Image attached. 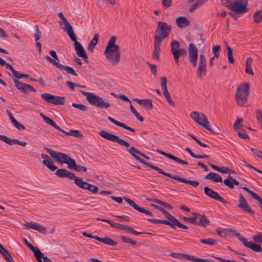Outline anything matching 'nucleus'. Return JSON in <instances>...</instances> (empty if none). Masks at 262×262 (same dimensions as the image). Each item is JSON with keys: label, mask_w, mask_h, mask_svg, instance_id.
Instances as JSON below:
<instances>
[{"label": "nucleus", "mask_w": 262, "mask_h": 262, "mask_svg": "<svg viewBox=\"0 0 262 262\" xmlns=\"http://www.w3.org/2000/svg\"><path fill=\"white\" fill-rule=\"evenodd\" d=\"M99 135L102 138L108 140L109 141H111L113 142H115L118 143L119 144L122 145L126 148H127L126 150L137 160L139 161L140 163L145 165L147 167L153 169L157 171L159 173L162 172V169L160 168L159 167L155 166L151 163L146 162L144 160L141 158L136 154L140 155L141 154V151L137 149H136L135 147L132 146L130 148H128L130 146V144L127 142L125 140L120 139L118 136L117 135L111 134L106 131L101 130L99 132Z\"/></svg>", "instance_id": "nucleus-1"}, {"label": "nucleus", "mask_w": 262, "mask_h": 262, "mask_svg": "<svg viewBox=\"0 0 262 262\" xmlns=\"http://www.w3.org/2000/svg\"><path fill=\"white\" fill-rule=\"evenodd\" d=\"M116 39V36H112L110 38L104 52L106 58L113 66L118 64L121 57L119 46L115 44Z\"/></svg>", "instance_id": "nucleus-2"}, {"label": "nucleus", "mask_w": 262, "mask_h": 262, "mask_svg": "<svg viewBox=\"0 0 262 262\" xmlns=\"http://www.w3.org/2000/svg\"><path fill=\"white\" fill-rule=\"evenodd\" d=\"M80 92L86 97L87 101L92 105L101 109H107L111 106V104L108 102L98 95L82 90L80 91Z\"/></svg>", "instance_id": "nucleus-3"}, {"label": "nucleus", "mask_w": 262, "mask_h": 262, "mask_svg": "<svg viewBox=\"0 0 262 262\" xmlns=\"http://www.w3.org/2000/svg\"><path fill=\"white\" fill-rule=\"evenodd\" d=\"M172 27L165 22L159 21L155 30L154 41L161 42L170 34Z\"/></svg>", "instance_id": "nucleus-4"}, {"label": "nucleus", "mask_w": 262, "mask_h": 262, "mask_svg": "<svg viewBox=\"0 0 262 262\" xmlns=\"http://www.w3.org/2000/svg\"><path fill=\"white\" fill-rule=\"evenodd\" d=\"M250 86L248 83L241 84L237 88L235 100L239 106H243L247 101L249 94Z\"/></svg>", "instance_id": "nucleus-5"}, {"label": "nucleus", "mask_w": 262, "mask_h": 262, "mask_svg": "<svg viewBox=\"0 0 262 262\" xmlns=\"http://www.w3.org/2000/svg\"><path fill=\"white\" fill-rule=\"evenodd\" d=\"M190 117L194 121L205 128L210 132L215 134H219L217 132L214 130L211 127L207 117L204 114L194 111L190 114Z\"/></svg>", "instance_id": "nucleus-6"}, {"label": "nucleus", "mask_w": 262, "mask_h": 262, "mask_svg": "<svg viewBox=\"0 0 262 262\" xmlns=\"http://www.w3.org/2000/svg\"><path fill=\"white\" fill-rule=\"evenodd\" d=\"M222 4L228 9L238 13L239 14L244 13L248 11L246 4L235 0H222Z\"/></svg>", "instance_id": "nucleus-7"}, {"label": "nucleus", "mask_w": 262, "mask_h": 262, "mask_svg": "<svg viewBox=\"0 0 262 262\" xmlns=\"http://www.w3.org/2000/svg\"><path fill=\"white\" fill-rule=\"evenodd\" d=\"M43 148L48 152V154L60 164L67 163L69 158L68 155L60 152H56L53 149L44 147Z\"/></svg>", "instance_id": "nucleus-8"}, {"label": "nucleus", "mask_w": 262, "mask_h": 262, "mask_svg": "<svg viewBox=\"0 0 262 262\" xmlns=\"http://www.w3.org/2000/svg\"><path fill=\"white\" fill-rule=\"evenodd\" d=\"M189 61L193 68L196 66L198 59V50L196 47L192 43L188 45V48Z\"/></svg>", "instance_id": "nucleus-9"}, {"label": "nucleus", "mask_w": 262, "mask_h": 262, "mask_svg": "<svg viewBox=\"0 0 262 262\" xmlns=\"http://www.w3.org/2000/svg\"><path fill=\"white\" fill-rule=\"evenodd\" d=\"M41 97L47 102L54 105H63L65 102L64 97L55 96L49 93H43Z\"/></svg>", "instance_id": "nucleus-10"}, {"label": "nucleus", "mask_w": 262, "mask_h": 262, "mask_svg": "<svg viewBox=\"0 0 262 262\" xmlns=\"http://www.w3.org/2000/svg\"><path fill=\"white\" fill-rule=\"evenodd\" d=\"M69 36L70 39L74 42L75 49L77 55L83 59H88V56L82 46L79 42L77 41V39L74 32L69 34Z\"/></svg>", "instance_id": "nucleus-11"}, {"label": "nucleus", "mask_w": 262, "mask_h": 262, "mask_svg": "<svg viewBox=\"0 0 262 262\" xmlns=\"http://www.w3.org/2000/svg\"><path fill=\"white\" fill-rule=\"evenodd\" d=\"M76 186L81 189L88 190L89 191L93 193H96L98 192V188L94 185L91 184L83 181L82 178H79L78 180H76Z\"/></svg>", "instance_id": "nucleus-12"}, {"label": "nucleus", "mask_w": 262, "mask_h": 262, "mask_svg": "<svg viewBox=\"0 0 262 262\" xmlns=\"http://www.w3.org/2000/svg\"><path fill=\"white\" fill-rule=\"evenodd\" d=\"M55 174L59 178H67L70 180H74L75 185H76V180L79 179L69 170L62 168L57 169Z\"/></svg>", "instance_id": "nucleus-13"}, {"label": "nucleus", "mask_w": 262, "mask_h": 262, "mask_svg": "<svg viewBox=\"0 0 262 262\" xmlns=\"http://www.w3.org/2000/svg\"><path fill=\"white\" fill-rule=\"evenodd\" d=\"M160 173L162 174L164 176H166L168 177L171 178L174 180L179 181L180 182H183V183H184L186 184H188L189 185H191V186H192L194 187H196L199 185V182L197 181L188 180H186L185 179L181 178L180 177H179L178 176H176V175L172 176L168 172H166L164 171L163 170H162V172H161Z\"/></svg>", "instance_id": "nucleus-14"}, {"label": "nucleus", "mask_w": 262, "mask_h": 262, "mask_svg": "<svg viewBox=\"0 0 262 262\" xmlns=\"http://www.w3.org/2000/svg\"><path fill=\"white\" fill-rule=\"evenodd\" d=\"M206 60L203 54H200L199 56V67L197 70V76L201 78L202 74L206 75Z\"/></svg>", "instance_id": "nucleus-15"}, {"label": "nucleus", "mask_w": 262, "mask_h": 262, "mask_svg": "<svg viewBox=\"0 0 262 262\" xmlns=\"http://www.w3.org/2000/svg\"><path fill=\"white\" fill-rule=\"evenodd\" d=\"M24 242L28 248L32 250L34 253V257L36 259L38 262H42V258L45 257L43 256V253L40 251L38 248L34 247L31 244L29 243L26 238H24Z\"/></svg>", "instance_id": "nucleus-16"}, {"label": "nucleus", "mask_w": 262, "mask_h": 262, "mask_svg": "<svg viewBox=\"0 0 262 262\" xmlns=\"http://www.w3.org/2000/svg\"><path fill=\"white\" fill-rule=\"evenodd\" d=\"M238 239L245 247L251 249L254 252H262L261 247L259 245L252 242H249L247 238L243 237H239Z\"/></svg>", "instance_id": "nucleus-17"}, {"label": "nucleus", "mask_w": 262, "mask_h": 262, "mask_svg": "<svg viewBox=\"0 0 262 262\" xmlns=\"http://www.w3.org/2000/svg\"><path fill=\"white\" fill-rule=\"evenodd\" d=\"M204 192L206 195L215 200H217L224 204L227 203L222 197H221L216 192L213 191L208 187L204 188Z\"/></svg>", "instance_id": "nucleus-18"}, {"label": "nucleus", "mask_w": 262, "mask_h": 262, "mask_svg": "<svg viewBox=\"0 0 262 262\" xmlns=\"http://www.w3.org/2000/svg\"><path fill=\"white\" fill-rule=\"evenodd\" d=\"M239 208L243 209V210L249 213L250 214H254V211L248 206V204L246 200L242 194H239Z\"/></svg>", "instance_id": "nucleus-19"}, {"label": "nucleus", "mask_w": 262, "mask_h": 262, "mask_svg": "<svg viewBox=\"0 0 262 262\" xmlns=\"http://www.w3.org/2000/svg\"><path fill=\"white\" fill-rule=\"evenodd\" d=\"M124 199L130 206L133 207L135 210L150 216L153 215L152 213L151 212L147 210H146L143 208L139 207L133 200H130V199L126 197H124Z\"/></svg>", "instance_id": "nucleus-20"}, {"label": "nucleus", "mask_w": 262, "mask_h": 262, "mask_svg": "<svg viewBox=\"0 0 262 262\" xmlns=\"http://www.w3.org/2000/svg\"><path fill=\"white\" fill-rule=\"evenodd\" d=\"M210 221L204 214H201L195 212V225L206 227L209 225Z\"/></svg>", "instance_id": "nucleus-21"}, {"label": "nucleus", "mask_w": 262, "mask_h": 262, "mask_svg": "<svg viewBox=\"0 0 262 262\" xmlns=\"http://www.w3.org/2000/svg\"><path fill=\"white\" fill-rule=\"evenodd\" d=\"M27 228L32 229L42 233H47L46 228L36 222H27L24 224Z\"/></svg>", "instance_id": "nucleus-22"}, {"label": "nucleus", "mask_w": 262, "mask_h": 262, "mask_svg": "<svg viewBox=\"0 0 262 262\" xmlns=\"http://www.w3.org/2000/svg\"><path fill=\"white\" fill-rule=\"evenodd\" d=\"M156 151L163 156H164L171 160H173L176 161L177 162H178L179 164L186 165H187L188 164V163L187 161L182 160L177 158V157H175L174 156H173L171 154L166 153L161 149H158L156 150Z\"/></svg>", "instance_id": "nucleus-23"}, {"label": "nucleus", "mask_w": 262, "mask_h": 262, "mask_svg": "<svg viewBox=\"0 0 262 262\" xmlns=\"http://www.w3.org/2000/svg\"><path fill=\"white\" fill-rule=\"evenodd\" d=\"M58 16L64 25V27L62 28L63 31L67 32L68 35L70 34L71 33L73 32L74 31L73 30L72 26L64 17L63 14L61 12H60L58 14Z\"/></svg>", "instance_id": "nucleus-24"}, {"label": "nucleus", "mask_w": 262, "mask_h": 262, "mask_svg": "<svg viewBox=\"0 0 262 262\" xmlns=\"http://www.w3.org/2000/svg\"><path fill=\"white\" fill-rule=\"evenodd\" d=\"M167 219L169 220L168 221H169L170 223V225H169V226L173 229L175 228L176 226L184 229H187L188 228V227L186 226L181 223L176 218H175L172 215H170V216L167 218Z\"/></svg>", "instance_id": "nucleus-25"}, {"label": "nucleus", "mask_w": 262, "mask_h": 262, "mask_svg": "<svg viewBox=\"0 0 262 262\" xmlns=\"http://www.w3.org/2000/svg\"><path fill=\"white\" fill-rule=\"evenodd\" d=\"M176 23L179 28H184L190 25L188 19L184 16H180L176 19Z\"/></svg>", "instance_id": "nucleus-26"}, {"label": "nucleus", "mask_w": 262, "mask_h": 262, "mask_svg": "<svg viewBox=\"0 0 262 262\" xmlns=\"http://www.w3.org/2000/svg\"><path fill=\"white\" fill-rule=\"evenodd\" d=\"M98 221H101L102 222L108 223L112 227L114 228H117L121 230H125L126 229V225H124L122 224L118 223H115L112 222V221L110 220H106V219H100L99 218H98L97 219Z\"/></svg>", "instance_id": "nucleus-27"}, {"label": "nucleus", "mask_w": 262, "mask_h": 262, "mask_svg": "<svg viewBox=\"0 0 262 262\" xmlns=\"http://www.w3.org/2000/svg\"><path fill=\"white\" fill-rule=\"evenodd\" d=\"M224 184L228 186L230 188H233L234 185H238L239 182L236 181L235 179H233L231 176L229 175L227 178L224 180Z\"/></svg>", "instance_id": "nucleus-28"}, {"label": "nucleus", "mask_w": 262, "mask_h": 262, "mask_svg": "<svg viewBox=\"0 0 262 262\" xmlns=\"http://www.w3.org/2000/svg\"><path fill=\"white\" fill-rule=\"evenodd\" d=\"M108 119L110 120V122L114 123L116 125L123 127V128H124L127 130H128L132 132H135V131L134 128L126 125L124 123H121L119 121L116 120L115 119H114V118H113L112 117H111L110 116H109L108 117Z\"/></svg>", "instance_id": "nucleus-29"}, {"label": "nucleus", "mask_w": 262, "mask_h": 262, "mask_svg": "<svg viewBox=\"0 0 262 262\" xmlns=\"http://www.w3.org/2000/svg\"><path fill=\"white\" fill-rule=\"evenodd\" d=\"M206 179L210 180L211 181H213L214 182H222V178L217 173H213V172H209L208 174H207L205 176Z\"/></svg>", "instance_id": "nucleus-30"}, {"label": "nucleus", "mask_w": 262, "mask_h": 262, "mask_svg": "<svg viewBox=\"0 0 262 262\" xmlns=\"http://www.w3.org/2000/svg\"><path fill=\"white\" fill-rule=\"evenodd\" d=\"M133 100L137 102L139 104L145 106L148 109H151L152 107V104L150 99H140L136 98L134 99Z\"/></svg>", "instance_id": "nucleus-31"}, {"label": "nucleus", "mask_w": 262, "mask_h": 262, "mask_svg": "<svg viewBox=\"0 0 262 262\" xmlns=\"http://www.w3.org/2000/svg\"><path fill=\"white\" fill-rule=\"evenodd\" d=\"M0 254H1L7 262H12L13 261V258L10 253L7 251L3 246L0 244Z\"/></svg>", "instance_id": "nucleus-32"}, {"label": "nucleus", "mask_w": 262, "mask_h": 262, "mask_svg": "<svg viewBox=\"0 0 262 262\" xmlns=\"http://www.w3.org/2000/svg\"><path fill=\"white\" fill-rule=\"evenodd\" d=\"M154 49L152 53V57L155 59H158L159 58V53L160 51V46L161 42L154 41Z\"/></svg>", "instance_id": "nucleus-33"}, {"label": "nucleus", "mask_w": 262, "mask_h": 262, "mask_svg": "<svg viewBox=\"0 0 262 262\" xmlns=\"http://www.w3.org/2000/svg\"><path fill=\"white\" fill-rule=\"evenodd\" d=\"M96 239L100 242L103 243L105 244L115 246L117 245V242L114 241L113 239L110 238L106 236L104 238H101L100 237H96Z\"/></svg>", "instance_id": "nucleus-34"}, {"label": "nucleus", "mask_w": 262, "mask_h": 262, "mask_svg": "<svg viewBox=\"0 0 262 262\" xmlns=\"http://www.w3.org/2000/svg\"><path fill=\"white\" fill-rule=\"evenodd\" d=\"M175 52V56L174 57V60L175 62L179 64V58L180 56H185L187 54L186 50L183 48H179V50L177 52Z\"/></svg>", "instance_id": "nucleus-35"}, {"label": "nucleus", "mask_w": 262, "mask_h": 262, "mask_svg": "<svg viewBox=\"0 0 262 262\" xmlns=\"http://www.w3.org/2000/svg\"><path fill=\"white\" fill-rule=\"evenodd\" d=\"M99 38L98 34H95L92 40L89 43L88 46V50L90 51H93L95 46L98 42Z\"/></svg>", "instance_id": "nucleus-36"}, {"label": "nucleus", "mask_w": 262, "mask_h": 262, "mask_svg": "<svg viewBox=\"0 0 262 262\" xmlns=\"http://www.w3.org/2000/svg\"><path fill=\"white\" fill-rule=\"evenodd\" d=\"M180 48V43L177 40H173L170 44V51L173 57L175 56V52H177Z\"/></svg>", "instance_id": "nucleus-37"}, {"label": "nucleus", "mask_w": 262, "mask_h": 262, "mask_svg": "<svg viewBox=\"0 0 262 262\" xmlns=\"http://www.w3.org/2000/svg\"><path fill=\"white\" fill-rule=\"evenodd\" d=\"M42 162L44 165L47 166L50 170H51L52 171H54L57 169V167L53 164V161L51 159V160H42Z\"/></svg>", "instance_id": "nucleus-38"}, {"label": "nucleus", "mask_w": 262, "mask_h": 262, "mask_svg": "<svg viewBox=\"0 0 262 262\" xmlns=\"http://www.w3.org/2000/svg\"><path fill=\"white\" fill-rule=\"evenodd\" d=\"M60 70H63L66 71L68 73L74 75V76H77V74L75 72V71L73 70V69L69 66H63L60 64L59 65V67L58 68Z\"/></svg>", "instance_id": "nucleus-39"}, {"label": "nucleus", "mask_w": 262, "mask_h": 262, "mask_svg": "<svg viewBox=\"0 0 262 262\" xmlns=\"http://www.w3.org/2000/svg\"><path fill=\"white\" fill-rule=\"evenodd\" d=\"M252 62V59H251L250 58H248L247 59L245 71L247 74H250V75L254 74L253 70H252V68L251 67Z\"/></svg>", "instance_id": "nucleus-40"}, {"label": "nucleus", "mask_w": 262, "mask_h": 262, "mask_svg": "<svg viewBox=\"0 0 262 262\" xmlns=\"http://www.w3.org/2000/svg\"><path fill=\"white\" fill-rule=\"evenodd\" d=\"M253 19L256 24L262 22V10H257L253 14Z\"/></svg>", "instance_id": "nucleus-41"}, {"label": "nucleus", "mask_w": 262, "mask_h": 262, "mask_svg": "<svg viewBox=\"0 0 262 262\" xmlns=\"http://www.w3.org/2000/svg\"><path fill=\"white\" fill-rule=\"evenodd\" d=\"M170 256L173 258H178V259H186L187 260L189 259V257H190V255L183 254V253H171Z\"/></svg>", "instance_id": "nucleus-42"}, {"label": "nucleus", "mask_w": 262, "mask_h": 262, "mask_svg": "<svg viewBox=\"0 0 262 262\" xmlns=\"http://www.w3.org/2000/svg\"><path fill=\"white\" fill-rule=\"evenodd\" d=\"M200 242L204 244L211 246L215 245L217 241L213 238H208L206 239H200Z\"/></svg>", "instance_id": "nucleus-43"}, {"label": "nucleus", "mask_w": 262, "mask_h": 262, "mask_svg": "<svg viewBox=\"0 0 262 262\" xmlns=\"http://www.w3.org/2000/svg\"><path fill=\"white\" fill-rule=\"evenodd\" d=\"M167 79L165 77H162L161 78V86L163 91V94L168 93V91L166 86Z\"/></svg>", "instance_id": "nucleus-44"}, {"label": "nucleus", "mask_w": 262, "mask_h": 262, "mask_svg": "<svg viewBox=\"0 0 262 262\" xmlns=\"http://www.w3.org/2000/svg\"><path fill=\"white\" fill-rule=\"evenodd\" d=\"M149 200L151 201H152L155 203H156L158 204H160L166 208H167L169 209H171L172 208V207L169 204L164 202H163L160 200L155 199H153V200L150 199Z\"/></svg>", "instance_id": "nucleus-45"}, {"label": "nucleus", "mask_w": 262, "mask_h": 262, "mask_svg": "<svg viewBox=\"0 0 262 262\" xmlns=\"http://www.w3.org/2000/svg\"><path fill=\"white\" fill-rule=\"evenodd\" d=\"M29 91L34 92H36L35 89L32 86L28 84L24 83L20 91L24 93H27Z\"/></svg>", "instance_id": "nucleus-46"}, {"label": "nucleus", "mask_w": 262, "mask_h": 262, "mask_svg": "<svg viewBox=\"0 0 262 262\" xmlns=\"http://www.w3.org/2000/svg\"><path fill=\"white\" fill-rule=\"evenodd\" d=\"M130 110L134 115L140 121H143V118L139 115L132 104H130Z\"/></svg>", "instance_id": "nucleus-47"}, {"label": "nucleus", "mask_w": 262, "mask_h": 262, "mask_svg": "<svg viewBox=\"0 0 262 262\" xmlns=\"http://www.w3.org/2000/svg\"><path fill=\"white\" fill-rule=\"evenodd\" d=\"M66 164L68 165V167L70 169H74L76 166L75 161L72 159L70 157L69 158Z\"/></svg>", "instance_id": "nucleus-48"}, {"label": "nucleus", "mask_w": 262, "mask_h": 262, "mask_svg": "<svg viewBox=\"0 0 262 262\" xmlns=\"http://www.w3.org/2000/svg\"><path fill=\"white\" fill-rule=\"evenodd\" d=\"M0 140L10 145H13V139H11L5 135H0Z\"/></svg>", "instance_id": "nucleus-49"}, {"label": "nucleus", "mask_w": 262, "mask_h": 262, "mask_svg": "<svg viewBox=\"0 0 262 262\" xmlns=\"http://www.w3.org/2000/svg\"><path fill=\"white\" fill-rule=\"evenodd\" d=\"M235 130L238 136L240 138L242 139H247L249 138V136L247 132L245 130H240V129L239 128L238 129Z\"/></svg>", "instance_id": "nucleus-50"}, {"label": "nucleus", "mask_w": 262, "mask_h": 262, "mask_svg": "<svg viewBox=\"0 0 262 262\" xmlns=\"http://www.w3.org/2000/svg\"><path fill=\"white\" fill-rule=\"evenodd\" d=\"M45 59L49 61L51 64L55 66L56 68L58 69L59 67V65H60V63H58L56 60L54 59H52L51 57H50L48 55H46L45 57Z\"/></svg>", "instance_id": "nucleus-51"}, {"label": "nucleus", "mask_w": 262, "mask_h": 262, "mask_svg": "<svg viewBox=\"0 0 262 262\" xmlns=\"http://www.w3.org/2000/svg\"><path fill=\"white\" fill-rule=\"evenodd\" d=\"M120 239L124 243H129L133 245H135L136 244V242L135 241L132 240L126 236H121Z\"/></svg>", "instance_id": "nucleus-52"}, {"label": "nucleus", "mask_w": 262, "mask_h": 262, "mask_svg": "<svg viewBox=\"0 0 262 262\" xmlns=\"http://www.w3.org/2000/svg\"><path fill=\"white\" fill-rule=\"evenodd\" d=\"M188 260L195 262H211V261L209 260H207L201 258H197L194 256L191 255H190V257H189Z\"/></svg>", "instance_id": "nucleus-53"}, {"label": "nucleus", "mask_w": 262, "mask_h": 262, "mask_svg": "<svg viewBox=\"0 0 262 262\" xmlns=\"http://www.w3.org/2000/svg\"><path fill=\"white\" fill-rule=\"evenodd\" d=\"M66 135L68 136H72L75 137H79L80 136V134L79 132L77 130H71L69 132L65 133Z\"/></svg>", "instance_id": "nucleus-54"}, {"label": "nucleus", "mask_w": 262, "mask_h": 262, "mask_svg": "<svg viewBox=\"0 0 262 262\" xmlns=\"http://www.w3.org/2000/svg\"><path fill=\"white\" fill-rule=\"evenodd\" d=\"M35 31L34 34V37H35V40L36 42H37V41L40 39L41 37V32L39 30L38 27L37 25H36L35 26Z\"/></svg>", "instance_id": "nucleus-55"}, {"label": "nucleus", "mask_w": 262, "mask_h": 262, "mask_svg": "<svg viewBox=\"0 0 262 262\" xmlns=\"http://www.w3.org/2000/svg\"><path fill=\"white\" fill-rule=\"evenodd\" d=\"M193 215L192 217H184L183 220L185 221L188 222L191 224H195V212L192 213Z\"/></svg>", "instance_id": "nucleus-56"}, {"label": "nucleus", "mask_w": 262, "mask_h": 262, "mask_svg": "<svg viewBox=\"0 0 262 262\" xmlns=\"http://www.w3.org/2000/svg\"><path fill=\"white\" fill-rule=\"evenodd\" d=\"M72 106L75 108H78L83 111H85L87 110L88 107L84 105L81 104H77V103H72Z\"/></svg>", "instance_id": "nucleus-57"}, {"label": "nucleus", "mask_w": 262, "mask_h": 262, "mask_svg": "<svg viewBox=\"0 0 262 262\" xmlns=\"http://www.w3.org/2000/svg\"><path fill=\"white\" fill-rule=\"evenodd\" d=\"M242 121H243L242 118H239L237 117L235 122L234 123V125H233V127H234V130H237L239 128H240V127L242 126V124H241V123L242 122Z\"/></svg>", "instance_id": "nucleus-58"}, {"label": "nucleus", "mask_w": 262, "mask_h": 262, "mask_svg": "<svg viewBox=\"0 0 262 262\" xmlns=\"http://www.w3.org/2000/svg\"><path fill=\"white\" fill-rule=\"evenodd\" d=\"M253 239L256 243L262 244V233H258L253 236Z\"/></svg>", "instance_id": "nucleus-59"}, {"label": "nucleus", "mask_w": 262, "mask_h": 262, "mask_svg": "<svg viewBox=\"0 0 262 262\" xmlns=\"http://www.w3.org/2000/svg\"><path fill=\"white\" fill-rule=\"evenodd\" d=\"M220 48V46L219 45L214 46L213 47L212 51L213 52L214 57L218 58L219 56Z\"/></svg>", "instance_id": "nucleus-60"}, {"label": "nucleus", "mask_w": 262, "mask_h": 262, "mask_svg": "<svg viewBox=\"0 0 262 262\" xmlns=\"http://www.w3.org/2000/svg\"><path fill=\"white\" fill-rule=\"evenodd\" d=\"M164 97H165L167 102L172 106H174V103L172 100V99L170 98V94L169 92L166 93L165 94H163Z\"/></svg>", "instance_id": "nucleus-61"}, {"label": "nucleus", "mask_w": 262, "mask_h": 262, "mask_svg": "<svg viewBox=\"0 0 262 262\" xmlns=\"http://www.w3.org/2000/svg\"><path fill=\"white\" fill-rule=\"evenodd\" d=\"M12 124L19 130H23L25 128V126L17 120L14 121Z\"/></svg>", "instance_id": "nucleus-62"}, {"label": "nucleus", "mask_w": 262, "mask_h": 262, "mask_svg": "<svg viewBox=\"0 0 262 262\" xmlns=\"http://www.w3.org/2000/svg\"><path fill=\"white\" fill-rule=\"evenodd\" d=\"M256 119L258 122H260V125L262 127V111L257 110L256 112Z\"/></svg>", "instance_id": "nucleus-63"}, {"label": "nucleus", "mask_w": 262, "mask_h": 262, "mask_svg": "<svg viewBox=\"0 0 262 262\" xmlns=\"http://www.w3.org/2000/svg\"><path fill=\"white\" fill-rule=\"evenodd\" d=\"M251 150L253 154L256 155L259 158L262 160V151L257 150L254 148H251Z\"/></svg>", "instance_id": "nucleus-64"}]
</instances>
